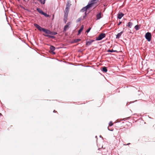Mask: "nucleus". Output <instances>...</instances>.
Masks as SVG:
<instances>
[{"instance_id":"a878e982","label":"nucleus","mask_w":155,"mask_h":155,"mask_svg":"<svg viewBox=\"0 0 155 155\" xmlns=\"http://www.w3.org/2000/svg\"><path fill=\"white\" fill-rule=\"evenodd\" d=\"M81 20H82V19L81 18H78L77 21V22H79Z\"/></svg>"},{"instance_id":"cd10ccee","label":"nucleus","mask_w":155,"mask_h":155,"mask_svg":"<svg viewBox=\"0 0 155 155\" xmlns=\"http://www.w3.org/2000/svg\"><path fill=\"white\" fill-rule=\"evenodd\" d=\"M86 16H87V15H84L83 16V18H82V20H84V19H85Z\"/></svg>"},{"instance_id":"20e7f679","label":"nucleus","mask_w":155,"mask_h":155,"mask_svg":"<svg viewBox=\"0 0 155 155\" xmlns=\"http://www.w3.org/2000/svg\"><path fill=\"white\" fill-rule=\"evenodd\" d=\"M71 24L70 22H68L67 23V24L64 26L63 29V31L64 32L67 31V29L69 28V26Z\"/></svg>"},{"instance_id":"c756f323","label":"nucleus","mask_w":155,"mask_h":155,"mask_svg":"<svg viewBox=\"0 0 155 155\" xmlns=\"http://www.w3.org/2000/svg\"><path fill=\"white\" fill-rule=\"evenodd\" d=\"M46 0H43V1H42V4L44 5L45 4V2L46 1Z\"/></svg>"},{"instance_id":"ea45409f","label":"nucleus","mask_w":155,"mask_h":155,"mask_svg":"<svg viewBox=\"0 0 155 155\" xmlns=\"http://www.w3.org/2000/svg\"><path fill=\"white\" fill-rule=\"evenodd\" d=\"M108 130H110V131H113V130H110L109 129H108Z\"/></svg>"},{"instance_id":"e433bc0d","label":"nucleus","mask_w":155,"mask_h":155,"mask_svg":"<svg viewBox=\"0 0 155 155\" xmlns=\"http://www.w3.org/2000/svg\"><path fill=\"white\" fill-rule=\"evenodd\" d=\"M130 143H127V144H124V145H130Z\"/></svg>"},{"instance_id":"a18cd8bd","label":"nucleus","mask_w":155,"mask_h":155,"mask_svg":"<svg viewBox=\"0 0 155 155\" xmlns=\"http://www.w3.org/2000/svg\"><path fill=\"white\" fill-rule=\"evenodd\" d=\"M102 148H103V146H102Z\"/></svg>"},{"instance_id":"f704fd0d","label":"nucleus","mask_w":155,"mask_h":155,"mask_svg":"<svg viewBox=\"0 0 155 155\" xmlns=\"http://www.w3.org/2000/svg\"><path fill=\"white\" fill-rule=\"evenodd\" d=\"M21 8H22L23 9L25 10H26V8H24V7H23L22 6H21Z\"/></svg>"},{"instance_id":"b1692460","label":"nucleus","mask_w":155,"mask_h":155,"mask_svg":"<svg viewBox=\"0 0 155 155\" xmlns=\"http://www.w3.org/2000/svg\"><path fill=\"white\" fill-rule=\"evenodd\" d=\"M113 124L112 123V121H110V123L109 124V125L110 126H112Z\"/></svg>"},{"instance_id":"72a5a7b5","label":"nucleus","mask_w":155,"mask_h":155,"mask_svg":"<svg viewBox=\"0 0 155 155\" xmlns=\"http://www.w3.org/2000/svg\"><path fill=\"white\" fill-rule=\"evenodd\" d=\"M122 23V21H120L119 23L118 24V25H120V24H121Z\"/></svg>"},{"instance_id":"c9c22d12","label":"nucleus","mask_w":155,"mask_h":155,"mask_svg":"<svg viewBox=\"0 0 155 155\" xmlns=\"http://www.w3.org/2000/svg\"><path fill=\"white\" fill-rule=\"evenodd\" d=\"M26 10L28 12H30V10L28 9H26V10Z\"/></svg>"},{"instance_id":"5701e85b","label":"nucleus","mask_w":155,"mask_h":155,"mask_svg":"<svg viewBox=\"0 0 155 155\" xmlns=\"http://www.w3.org/2000/svg\"><path fill=\"white\" fill-rule=\"evenodd\" d=\"M129 118H130V117H128L127 118H124L123 119H120V120H121V121L125 120H127Z\"/></svg>"},{"instance_id":"0eeeda50","label":"nucleus","mask_w":155,"mask_h":155,"mask_svg":"<svg viewBox=\"0 0 155 155\" xmlns=\"http://www.w3.org/2000/svg\"><path fill=\"white\" fill-rule=\"evenodd\" d=\"M84 28V25H81V27L79 29V30L78 31V35H80L81 31H83Z\"/></svg>"},{"instance_id":"9b49d317","label":"nucleus","mask_w":155,"mask_h":155,"mask_svg":"<svg viewBox=\"0 0 155 155\" xmlns=\"http://www.w3.org/2000/svg\"><path fill=\"white\" fill-rule=\"evenodd\" d=\"M36 10L39 13L42 15L43 13L44 12L39 8H37L36 9Z\"/></svg>"},{"instance_id":"58836bf2","label":"nucleus","mask_w":155,"mask_h":155,"mask_svg":"<svg viewBox=\"0 0 155 155\" xmlns=\"http://www.w3.org/2000/svg\"><path fill=\"white\" fill-rule=\"evenodd\" d=\"M2 116V114L1 113H0V116Z\"/></svg>"},{"instance_id":"6e6552de","label":"nucleus","mask_w":155,"mask_h":155,"mask_svg":"<svg viewBox=\"0 0 155 155\" xmlns=\"http://www.w3.org/2000/svg\"><path fill=\"white\" fill-rule=\"evenodd\" d=\"M101 12L99 13L96 15V18L97 20H99L101 18Z\"/></svg>"},{"instance_id":"1a4fd4ad","label":"nucleus","mask_w":155,"mask_h":155,"mask_svg":"<svg viewBox=\"0 0 155 155\" xmlns=\"http://www.w3.org/2000/svg\"><path fill=\"white\" fill-rule=\"evenodd\" d=\"M124 31H123L120 32V33H118L117 35L116 36V38L117 39H118L119 38L120 36H121V35L122 34V33H123Z\"/></svg>"},{"instance_id":"bb28decb","label":"nucleus","mask_w":155,"mask_h":155,"mask_svg":"<svg viewBox=\"0 0 155 155\" xmlns=\"http://www.w3.org/2000/svg\"><path fill=\"white\" fill-rule=\"evenodd\" d=\"M67 20V18H64V21L65 23H66Z\"/></svg>"},{"instance_id":"f257e3e1","label":"nucleus","mask_w":155,"mask_h":155,"mask_svg":"<svg viewBox=\"0 0 155 155\" xmlns=\"http://www.w3.org/2000/svg\"><path fill=\"white\" fill-rule=\"evenodd\" d=\"M34 26L40 31H43L45 34H43V35L44 36L47 37L49 38H52L54 39L55 38V37L51 35H55L57 34V32L55 31H52L50 30L46 29L44 28H41L38 25L35 23L34 24Z\"/></svg>"},{"instance_id":"412c9836","label":"nucleus","mask_w":155,"mask_h":155,"mask_svg":"<svg viewBox=\"0 0 155 155\" xmlns=\"http://www.w3.org/2000/svg\"><path fill=\"white\" fill-rule=\"evenodd\" d=\"M42 15H44L46 17H49L50 16L49 15H48L47 14L44 12H43V13L42 14Z\"/></svg>"},{"instance_id":"f3484780","label":"nucleus","mask_w":155,"mask_h":155,"mask_svg":"<svg viewBox=\"0 0 155 155\" xmlns=\"http://www.w3.org/2000/svg\"><path fill=\"white\" fill-rule=\"evenodd\" d=\"M71 5V4H69V1H67L66 5V7H69L70 8Z\"/></svg>"},{"instance_id":"6ab92c4d","label":"nucleus","mask_w":155,"mask_h":155,"mask_svg":"<svg viewBox=\"0 0 155 155\" xmlns=\"http://www.w3.org/2000/svg\"><path fill=\"white\" fill-rule=\"evenodd\" d=\"M107 52H117V51L116 50H114L113 49L112 50H110L109 49L107 50Z\"/></svg>"},{"instance_id":"aec40b11","label":"nucleus","mask_w":155,"mask_h":155,"mask_svg":"<svg viewBox=\"0 0 155 155\" xmlns=\"http://www.w3.org/2000/svg\"><path fill=\"white\" fill-rule=\"evenodd\" d=\"M120 120H119V119H117L116 121L114 123V124H115V126L116 127H117L116 126V124L117 123H118V122H120Z\"/></svg>"},{"instance_id":"393cba45","label":"nucleus","mask_w":155,"mask_h":155,"mask_svg":"<svg viewBox=\"0 0 155 155\" xmlns=\"http://www.w3.org/2000/svg\"><path fill=\"white\" fill-rule=\"evenodd\" d=\"M91 27H89L87 30L86 31V32L88 33V32H89L91 30Z\"/></svg>"},{"instance_id":"7ed1b4c3","label":"nucleus","mask_w":155,"mask_h":155,"mask_svg":"<svg viewBox=\"0 0 155 155\" xmlns=\"http://www.w3.org/2000/svg\"><path fill=\"white\" fill-rule=\"evenodd\" d=\"M105 36L106 35L105 33H101L99 35L98 37L96 38V40L97 41L101 40L105 38Z\"/></svg>"},{"instance_id":"f03ea898","label":"nucleus","mask_w":155,"mask_h":155,"mask_svg":"<svg viewBox=\"0 0 155 155\" xmlns=\"http://www.w3.org/2000/svg\"><path fill=\"white\" fill-rule=\"evenodd\" d=\"M145 37L147 41L150 42L152 38L151 33L147 32L146 33L145 35Z\"/></svg>"},{"instance_id":"dca6fc26","label":"nucleus","mask_w":155,"mask_h":155,"mask_svg":"<svg viewBox=\"0 0 155 155\" xmlns=\"http://www.w3.org/2000/svg\"><path fill=\"white\" fill-rule=\"evenodd\" d=\"M70 8L69 7H66L64 12L69 13V10Z\"/></svg>"},{"instance_id":"49530a36","label":"nucleus","mask_w":155,"mask_h":155,"mask_svg":"<svg viewBox=\"0 0 155 155\" xmlns=\"http://www.w3.org/2000/svg\"><path fill=\"white\" fill-rule=\"evenodd\" d=\"M35 0H33V1H35Z\"/></svg>"},{"instance_id":"7c9ffc66","label":"nucleus","mask_w":155,"mask_h":155,"mask_svg":"<svg viewBox=\"0 0 155 155\" xmlns=\"http://www.w3.org/2000/svg\"><path fill=\"white\" fill-rule=\"evenodd\" d=\"M41 4L42 3V0H38Z\"/></svg>"},{"instance_id":"a19ab883","label":"nucleus","mask_w":155,"mask_h":155,"mask_svg":"<svg viewBox=\"0 0 155 155\" xmlns=\"http://www.w3.org/2000/svg\"><path fill=\"white\" fill-rule=\"evenodd\" d=\"M100 137H102L101 135H100Z\"/></svg>"},{"instance_id":"f8f14e48","label":"nucleus","mask_w":155,"mask_h":155,"mask_svg":"<svg viewBox=\"0 0 155 155\" xmlns=\"http://www.w3.org/2000/svg\"><path fill=\"white\" fill-rule=\"evenodd\" d=\"M50 51H53L54 50H55V47L53 46V45H51L50 47Z\"/></svg>"},{"instance_id":"4468645a","label":"nucleus","mask_w":155,"mask_h":155,"mask_svg":"<svg viewBox=\"0 0 155 155\" xmlns=\"http://www.w3.org/2000/svg\"><path fill=\"white\" fill-rule=\"evenodd\" d=\"M133 25V23L130 22H129L128 23V24L127 25V26H128L130 28H131L132 27V26Z\"/></svg>"},{"instance_id":"39448f33","label":"nucleus","mask_w":155,"mask_h":155,"mask_svg":"<svg viewBox=\"0 0 155 155\" xmlns=\"http://www.w3.org/2000/svg\"><path fill=\"white\" fill-rule=\"evenodd\" d=\"M124 14L122 12H119L117 14V18L118 19H120L124 16Z\"/></svg>"},{"instance_id":"c85d7f7f","label":"nucleus","mask_w":155,"mask_h":155,"mask_svg":"<svg viewBox=\"0 0 155 155\" xmlns=\"http://www.w3.org/2000/svg\"><path fill=\"white\" fill-rule=\"evenodd\" d=\"M83 50H82L81 49H79L78 51L80 52H83Z\"/></svg>"},{"instance_id":"a211bd4d","label":"nucleus","mask_w":155,"mask_h":155,"mask_svg":"<svg viewBox=\"0 0 155 155\" xmlns=\"http://www.w3.org/2000/svg\"><path fill=\"white\" fill-rule=\"evenodd\" d=\"M68 14V12H64V18H67Z\"/></svg>"},{"instance_id":"2f4dec72","label":"nucleus","mask_w":155,"mask_h":155,"mask_svg":"<svg viewBox=\"0 0 155 155\" xmlns=\"http://www.w3.org/2000/svg\"><path fill=\"white\" fill-rule=\"evenodd\" d=\"M88 14V13H87V11H85L84 13V15H87Z\"/></svg>"},{"instance_id":"4be33fe9","label":"nucleus","mask_w":155,"mask_h":155,"mask_svg":"<svg viewBox=\"0 0 155 155\" xmlns=\"http://www.w3.org/2000/svg\"><path fill=\"white\" fill-rule=\"evenodd\" d=\"M85 11V12L86 11L85 10V9L84 8V7L80 10V12H84Z\"/></svg>"},{"instance_id":"473e14b6","label":"nucleus","mask_w":155,"mask_h":155,"mask_svg":"<svg viewBox=\"0 0 155 155\" xmlns=\"http://www.w3.org/2000/svg\"><path fill=\"white\" fill-rule=\"evenodd\" d=\"M50 52L51 53H52L53 54H55V52H54V51H50Z\"/></svg>"},{"instance_id":"79ce46f5","label":"nucleus","mask_w":155,"mask_h":155,"mask_svg":"<svg viewBox=\"0 0 155 155\" xmlns=\"http://www.w3.org/2000/svg\"><path fill=\"white\" fill-rule=\"evenodd\" d=\"M18 2H19L20 1V0H18Z\"/></svg>"},{"instance_id":"37998d69","label":"nucleus","mask_w":155,"mask_h":155,"mask_svg":"<svg viewBox=\"0 0 155 155\" xmlns=\"http://www.w3.org/2000/svg\"><path fill=\"white\" fill-rule=\"evenodd\" d=\"M97 136H95V138H97Z\"/></svg>"},{"instance_id":"4c0bfd02","label":"nucleus","mask_w":155,"mask_h":155,"mask_svg":"<svg viewBox=\"0 0 155 155\" xmlns=\"http://www.w3.org/2000/svg\"><path fill=\"white\" fill-rule=\"evenodd\" d=\"M57 112V111H56V110H54L53 111V112Z\"/></svg>"},{"instance_id":"9d476101","label":"nucleus","mask_w":155,"mask_h":155,"mask_svg":"<svg viewBox=\"0 0 155 155\" xmlns=\"http://www.w3.org/2000/svg\"><path fill=\"white\" fill-rule=\"evenodd\" d=\"M81 41V39H74L73 41H72L71 42V43H77L78 42H79Z\"/></svg>"},{"instance_id":"2eb2a0df","label":"nucleus","mask_w":155,"mask_h":155,"mask_svg":"<svg viewBox=\"0 0 155 155\" xmlns=\"http://www.w3.org/2000/svg\"><path fill=\"white\" fill-rule=\"evenodd\" d=\"M134 28L137 30H138L140 28V26L138 25H137L134 27Z\"/></svg>"},{"instance_id":"ddd939ff","label":"nucleus","mask_w":155,"mask_h":155,"mask_svg":"<svg viewBox=\"0 0 155 155\" xmlns=\"http://www.w3.org/2000/svg\"><path fill=\"white\" fill-rule=\"evenodd\" d=\"M102 71L104 72H106L107 71V68L106 67L104 66L102 68Z\"/></svg>"},{"instance_id":"423d86ee","label":"nucleus","mask_w":155,"mask_h":155,"mask_svg":"<svg viewBox=\"0 0 155 155\" xmlns=\"http://www.w3.org/2000/svg\"><path fill=\"white\" fill-rule=\"evenodd\" d=\"M94 41V40H91L90 41H87L86 42V45H90Z\"/></svg>"},{"instance_id":"c03bdc74","label":"nucleus","mask_w":155,"mask_h":155,"mask_svg":"<svg viewBox=\"0 0 155 155\" xmlns=\"http://www.w3.org/2000/svg\"><path fill=\"white\" fill-rule=\"evenodd\" d=\"M107 152V150H106L105 152Z\"/></svg>"}]
</instances>
